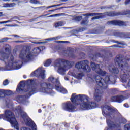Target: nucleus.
Instances as JSON below:
<instances>
[{
    "mask_svg": "<svg viewBox=\"0 0 130 130\" xmlns=\"http://www.w3.org/2000/svg\"><path fill=\"white\" fill-rule=\"evenodd\" d=\"M75 68L79 71H83L86 73L91 71V68L89 66V61L88 60L81 61L76 63Z\"/></svg>",
    "mask_w": 130,
    "mask_h": 130,
    "instance_id": "nucleus-9",
    "label": "nucleus"
},
{
    "mask_svg": "<svg viewBox=\"0 0 130 130\" xmlns=\"http://www.w3.org/2000/svg\"><path fill=\"white\" fill-rule=\"evenodd\" d=\"M130 4V0H126L125 2V5H128Z\"/></svg>",
    "mask_w": 130,
    "mask_h": 130,
    "instance_id": "nucleus-40",
    "label": "nucleus"
},
{
    "mask_svg": "<svg viewBox=\"0 0 130 130\" xmlns=\"http://www.w3.org/2000/svg\"><path fill=\"white\" fill-rule=\"evenodd\" d=\"M10 22H11V21L8 20V21H1L0 22V24H7V23H10Z\"/></svg>",
    "mask_w": 130,
    "mask_h": 130,
    "instance_id": "nucleus-37",
    "label": "nucleus"
},
{
    "mask_svg": "<svg viewBox=\"0 0 130 130\" xmlns=\"http://www.w3.org/2000/svg\"><path fill=\"white\" fill-rule=\"evenodd\" d=\"M49 8H53V6H48L46 8V9H49Z\"/></svg>",
    "mask_w": 130,
    "mask_h": 130,
    "instance_id": "nucleus-52",
    "label": "nucleus"
},
{
    "mask_svg": "<svg viewBox=\"0 0 130 130\" xmlns=\"http://www.w3.org/2000/svg\"><path fill=\"white\" fill-rule=\"evenodd\" d=\"M124 107H128V104H124Z\"/></svg>",
    "mask_w": 130,
    "mask_h": 130,
    "instance_id": "nucleus-48",
    "label": "nucleus"
},
{
    "mask_svg": "<svg viewBox=\"0 0 130 130\" xmlns=\"http://www.w3.org/2000/svg\"><path fill=\"white\" fill-rule=\"evenodd\" d=\"M76 21H81L82 20V16H77L75 17Z\"/></svg>",
    "mask_w": 130,
    "mask_h": 130,
    "instance_id": "nucleus-35",
    "label": "nucleus"
},
{
    "mask_svg": "<svg viewBox=\"0 0 130 130\" xmlns=\"http://www.w3.org/2000/svg\"><path fill=\"white\" fill-rule=\"evenodd\" d=\"M2 95H3V91L0 90V97L2 96Z\"/></svg>",
    "mask_w": 130,
    "mask_h": 130,
    "instance_id": "nucleus-51",
    "label": "nucleus"
},
{
    "mask_svg": "<svg viewBox=\"0 0 130 130\" xmlns=\"http://www.w3.org/2000/svg\"><path fill=\"white\" fill-rule=\"evenodd\" d=\"M107 123L108 126L110 127H119V126H120V124H114L113 122L109 120H107Z\"/></svg>",
    "mask_w": 130,
    "mask_h": 130,
    "instance_id": "nucleus-19",
    "label": "nucleus"
},
{
    "mask_svg": "<svg viewBox=\"0 0 130 130\" xmlns=\"http://www.w3.org/2000/svg\"><path fill=\"white\" fill-rule=\"evenodd\" d=\"M109 70L110 73H113V74H118L119 73L118 69L114 67L113 66H110L109 67Z\"/></svg>",
    "mask_w": 130,
    "mask_h": 130,
    "instance_id": "nucleus-21",
    "label": "nucleus"
},
{
    "mask_svg": "<svg viewBox=\"0 0 130 130\" xmlns=\"http://www.w3.org/2000/svg\"><path fill=\"white\" fill-rule=\"evenodd\" d=\"M63 108L65 110L69 111L70 112H73L75 109H76V107L73 106V104L70 102H68L64 104Z\"/></svg>",
    "mask_w": 130,
    "mask_h": 130,
    "instance_id": "nucleus-14",
    "label": "nucleus"
},
{
    "mask_svg": "<svg viewBox=\"0 0 130 130\" xmlns=\"http://www.w3.org/2000/svg\"><path fill=\"white\" fill-rule=\"evenodd\" d=\"M82 77H83V73H78L75 75L76 79H82Z\"/></svg>",
    "mask_w": 130,
    "mask_h": 130,
    "instance_id": "nucleus-26",
    "label": "nucleus"
},
{
    "mask_svg": "<svg viewBox=\"0 0 130 130\" xmlns=\"http://www.w3.org/2000/svg\"><path fill=\"white\" fill-rule=\"evenodd\" d=\"M39 112H41V110H39Z\"/></svg>",
    "mask_w": 130,
    "mask_h": 130,
    "instance_id": "nucleus-62",
    "label": "nucleus"
},
{
    "mask_svg": "<svg viewBox=\"0 0 130 130\" xmlns=\"http://www.w3.org/2000/svg\"><path fill=\"white\" fill-rule=\"evenodd\" d=\"M55 15H56V16H62V15H63V13L56 14Z\"/></svg>",
    "mask_w": 130,
    "mask_h": 130,
    "instance_id": "nucleus-43",
    "label": "nucleus"
},
{
    "mask_svg": "<svg viewBox=\"0 0 130 130\" xmlns=\"http://www.w3.org/2000/svg\"><path fill=\"white\" fill-rule=\"evenodd\" d=\"M6 94L7 96H10V95H12V91L11 90H6Z\"/></svg>",
    "mask_w": 130,
    "mask_h": 130,
    "instance_id": "nucleus-34",
    "label": "nucleus"
},
{
    "mask_svg": "<svg viewBox=\"0 0 130 130\" xmlns=\"http://www.w3.org/2000/svg\"><path fill=\"white\" fill-rule=\"evenodd\" d=\"M50 64H51V60L50 59L47 60L44 63L45 67H48Z\"/></svg>",
    "mask_w": 130,
    "mask_h": 130,
    "instance_id": "nucleus-27",
    "label": "nucleus"
},
{
    "mask_svg": "<svg viewBox=\"0 0 130 130\" xmlns=\"http://www.w3.org/2000/svg\"><path fill=\"white\" fill-rule=\"evenodd\" d=\"M95 81L98 85L104 89L107 88L108 84H115V78L113 76H106L105 80L100 76H97Z\"/></svg>",
    "mask_w": 130,
    "mask_h": 130,
    "instance_id": "nucleus-5",
    "label": "nucleus"
},
{
    "mask_svg": "<svg viewBox=\"0 0 130 130\" xmlns=\"http://www.w3.org/2000/svg\"><path fill=\"white\" fill-rule=\"evenodd\" d=\"M28 83H30V84H31V85H32V82H33V80H29L28 81Z\"/></svg>",
    "mask_w": 130,
    "mask_h": 130,
    "instance_id": "nucleus-47",
    "label": "nucleus"
},
{
    "mask_svg": "<svg viewBox=\"0 0 130 130\" xmlns=\"http://www.w3.org/2000/svg\"><path fill=\"white\" fill-rule=\"evenodd\" d=\"M102 113L104 116L113 117L114 114L118 113V111L114 108H112L110 106L105 105L102 107Z\"/></svg>",
    "mask_w": 130,
    "mask_h": 130,
    "instance_id": "nucleus-7",
    "label": "nucleus"
},
{
    "mask_svg": "<svg viewBox=\"0 0 130 130\" xmlns=\"http://www.w3.org/2000/svg\"><path fill=\"white\" fill-rule=\"evenodd\" d=\"M117 2H120V0H117Z\"/></svg>",
    "mask_w": 130,
    "mask_h": 130,
    "instance_id": "nucleus-64",
    "label": "nucleus"
},
{
    "mask_svg": "<svg viewBox=\"0 0 130 130\" xmlns=\"http://www.w3.org/2000/svg\"><path fill=\"white\" fill-rule=\"evenodd\" d=\"M14 37H19V36L17 35H14Z\"/></svg>",
    "mask_w": 130,
    "mask_h": 130,
    "instance_id": "nucleus-57",
    "label": "nucleus"
},
{
    "mask_svg": "<svg viewBox=\"0 0 130 130\" xmlns=\"http://www.w3.org/2000/svg\"><path fill=\"white\" fill-rule=\"evenodd\" d=\"M61 4H57V5H52V7H53V8L54 7H59V6H61Z\"/></svg>",
    "mask_w": 130,
    "mask_h": 130,
    "instance_id": "nucleus-41",
    "label": "nucleus"
},
{
    "mask_svg": "<svg viewBox=\"0 0 130 130\" xmlns=\"http://www.w3.org/2000/svg\"><path fill=\"white\" fill-rule=\"evenodd\" d=\"M102 97V92L99 90L96 89L94 92V99L96 101H100L101 100V98Z\"/></svg>",
    "mask_w": 130,
    "mask_h": 130,
    "instance_id": "nucleus-17",
    "label": "nucleus"
},
{
    "mask_svg": "<svg viewBox=\"0 0 130 130\" xmlns=\"http://www.w3.org/2000/svg\"><path fill=\"white\" fill-rule=\"evenodd\" d=\"M55 39V38H50L48 39H47L46 40L47 41H52V40H54Z\"/></svg>",
    "mask_w": 130,
    "mask_h": 130,
    "instance_id": "nucleus-38",
    "label": "nucleus"
},
{
    "mask_svg": "<svg viewBox=\"0 0 130 130\" xmlns=\"http://www.w3.org/2000/svg\"><path fill=\"white\" fill-rule=\"evenodd\" d=\"M51 89H52V86L50 85V84H47L45 82H43L40 85V92H42V93H47L53 96L54 93H52V90Z\"/></svg>",
    "mask_w": 130,
    "mask_h": 130,
    "instance_id": "nucleus-11",
    "label": "nucleus"
},
{
    "mask_svg": "<svg viewBox=\"0 0 130 130\" xmlns=\"http://www.w3.org/2000/svg\"><path fill=\"white\" fill-rule=\"evenodd\" d=\"M3 85L4 86H7L9 85V80H8V79L5 80V81L3 82Z\"/></svg>",
    "mask_w": 130,
    "mask_h": 130,
    "instance_id": "nucleus-33",
    "label": "nucleus"
},
{
    "mask_svg": "<svg viewBox=\"0 0 130 130\" xmlns=\"http://www.w3.org/2000/svg\"><path fill=\"white\" fill-rule=\"evenodd\" d=\"M96 56H100L99 54L96 55Z\"/></svg>",
    "mask_w": 130,
    "mask_h": 130,
    "instance_id": "nucleus-63",
    "label": "nucleus"
},
{
    "mask_svg": "<svg viewBox=\"0 0 130 130\" xmlns=\"http://www.w3.org/2000/svg\"><path fill=\"white\" fill-rule=\"evenodd\" d=\"M18 0H12L13 2H17Z\"/></svg>",
    "mask_w": 130,
    "mask_h": 130,
    "instance_id": "nucleus-59",
    "label": "nucleus"
},
{
    "mask_svg": "<svg viewBox=\"0 0 130 130\" xmlns=\"http://www.w3.org/2000/svg\"><path fill=\"white\" fill-rule=\"evenodd\" d=\"M91 67L93 71H95V73L101 75V76H105L106 75V72L103 71L99 68V65H96L93 62H91Z\"/></svg>",
    "mask_w": 130,
    "mask_h": 130,
    "instance_id": "nucleus-13",
    "label": "nucleus"
},
{
    "mask_svg": "<svg viewBox=\"0 0 130 130\" xmlns=\"http://www.w3.org/2000/svg\"><path fill=\"white\" fill-rule=\"evenodd\" d=\"M71 101L75 104H79L80 108L83 110H88L97 107V104L95 102H90V98L86 95H77L73 93L71 98Z\"/></svg>",
    "mask_w": 130,
    "mask_h": 130,
    "instance_id": "nucleus-1",
    "label": "nucleus"
},
{
    "mask_svg": "<svg viewBox=\"0 0 130 130\" xmlns=\"http://www.w3.org/2000/svg\"><path fill=\"white\" fill-rule=\"evenodd\" d=\"M29 2L30 4H34L35 5H38L40 3L37 0H30Z\"/></svg>",
    "mask_w": 130,
    "mask_h": 130,
    "instance_id": "nucleus-29",
    "label": "nucleus"
},
{
    "mask_svg": "<svg viewBox=\"0 0 130 130\" xmlns=\"http://www.w3.org/2000/svg\"><path fill=\"white\" fill-rule=\"evenodd\" d=\"M10 59L11 60L9 61L8 65L6 66L7 70H12V69H14V70H18V69H21L23 62L21 61L19 62L14 61V57L13 56L10 57Z\"/></svg>",
    "mask_w": 130,
    "mask_h": 130,
    "instance_id": "nucleus-10",
    "label": "nucleus"
},
{
    "mask_svg": "<svg viewBox=\"0 0 130 130\" xmlns=\"http://www.w3.org/2000/svg\"><path fill=\"white\" fill-rule=\"evenodd\" d=\"M45 48L44 47H37L35 48L32 51V52L34 54H38L42 50V49H44Z\"/></svg>",
    "mask_w": 130,
    "mask_h": 130,
    "instance_id": "nucleus-20",
    "label": "nucleus"
},
{
    "mask_svg": "<svg viewBox=\"0 0 130 130\" xmlns=\"http://www.w3.org/2000/svg\"><path fill=\"white\" fill-rule=\"evenodd\" d=\"M65 80L66 81H69V78H67V77H65Z\"/></svg>",
    "mask_w": 130,
    "mask_h": 130,
    "instance_id": "nucleus-55",
    "label": "nucleus"
},
{
    "mask_svg": "<svg viewBox=\"0 0 130 130\" xmlns=\"http://www.w3.org/2000/svg\"><path fill=\"white\" fill-rule=\"evenodd\" d=\"M7 27H14V25L6 24Z\"/></svg>",
    "mask_w": 130,
    "mask_h": 130,
    "instance_id": "nucleus-45",
    "label": "nucleus"
},
{
    "mask_svg": "<svg viewBox=\"0 0 130 130\" xmlns=\"http://www.w3.org/2000/svg\"><path fill=\"white\" fill-rule=\"evenodd\" d=\"M74 64L73 62L69 61L64 59H58L54 64L55 68H57L58 73L60 75H64L66 71L72 68Z\"/></svg>",
    "mask_w": 130,
    "mask_h": 130,
    "instance_id": "nucleus-3",
    "label": "nucleus"
},
{
    "mask_svg": "<svg viewBox=\"0 0 130 130\" xmlns=\"http://www.w3.org/2000/svg\"><path fill=\"white\" fill-rule=\"evenodd\" d=\"M63 2H67L68 0H62Z\"/></svg>",
    "mask_w": 130,
    "mask_h": 130,
    "instance_id": "nucleus-61",
    "label": "nucleus"
},
{
    "mask_svg": "<svg viewBox=\"0 0 130 130\" xmlns=\"http://www.w3.org/2000/svg\"><path fill=\"white\" fill-rule=\"evenodd\" d=\"M6 40H8V38H5L2 39V41H4V42H5V41Z\"/></svg>",
    "mask_w": 130,
    "mask_h": 130,
    "instance_id": "nucleus-46",
    "label": "nucleus"
},
{
    "mask_svg": "<svg viewBox=\"0 0 130 130\" xmlns=\"http://www.w3.org/2000/svg\"><path fill=\"white\" fill-rule=\"evenodd\" d=\"M3 42H4V41H0L1 43H3Z\"/></svg>",
    "mask_w": 130,
    "mask_h": 130,
    "instance_id": "nucleus-58",
    "label": "nucleus"
},
{
    "mask_svg": "<svg viewBox=\"0 0 130 130\" xmlns=\"http://www.w3.org/2000/svg\"><path fill=\"white\" fill-rule=\"evenodd\" d=\"M101 18V16H94L92 18V20H98V19H100Z\"/></svg>",
    "mask_w": 130,
    "mask_h": 130,
    "instance_id": "nucleus-36",
    "label": "nucleus"
},
{
    "mask_svg": "<svg viewBox=\"0 0 130 130\" xmlns=\"http://www.w3.org/2000/svg\"><path fill=\"white\" fill-rule=\"evenodd\" d=\"M66 25V22L64 21H59L55 23L54 26L55 28H58V27H62Z\"/></svg>",
    "mask_w": 130,
    "mask_h": 130,
    "instance_id": "nucleus-23",
    "label": "nucleus"
},
{
    "mask_svg": "<svg viewBox=\"0 0 130 130\" xmlns=\"http://www.w3.org/2000/svg\"><path fill=\"white\" fill-rule=\"evenodd\" d=\"M3 2H10L11 0H2Z\"/></svg>",
    "mask_w": 130,
    "mask_h": 130,
    "instance_id": "nucleus-54",
    "label": "nucleus"
},
{
    "mask_svg": "<svg viewBox=\"0 0 130 130\" xmlns=\"http://www.w3.org/2000/svg\"><path fill=\"white\" fill-rule=\"evenodd\" d=\"M23 78H26V75H24V76H23Z\"/></svg>",
    "mask_w": 130,
    "mask_h": 130,
    "instance_id": "nucleus-60",
    "label": "nucleus"
},
{
    "mask_svg": "<svg viewBox=\"0 0 130 130\" xmlns=\"http://www.w3.org/2000/svg\"><path fill=\"white\" fill-rule=\"evenodd\" d=\"M119 121L120 123H125V122H126V119L123 118H121L119 119Z\"/></svg>",
    "mask_w": 130,
    "mask_h": 130,
    "instance_id": "nucleus-30",
    "label": "nucleus"
},
{
    "mask_svg": "<svg viewBox=\"0 0 130 130\" xmlns=\"http://www.w3.org/2000/svg\"><path fill=\"white\" fill-rule=\"evenodd\" d=\"M24 87H25V83H24L23 82H20V84L17 86L16 91L17 92H21V91L23 90L22 88H24Z\"/></svg>",
    "mask_w": 130,
    "mask_h": 130,
    "instance_id": "nucleus-22",
    "label": "nucleus"
},
{
    "mask_svg": "<svg viewBox=\"0 0 130 130\" xmlns=\"http://www.w3.org/2000/svg\"><path fill=\"white\" fill-rule=\"evenodd\" d=\"M3 16V12H0V17H2Z\"/></svg>",
    "mask_w": 130,
    "mask_h": 130,
    "instance_id": "nucleus-53",
    "label": "nucleus"
},
{
    "mask_svg": "<svg viewBox=\"0 0 130 130\" xmlns=\"http://www.w3.org/2000/svg\"><path fill=\"white\" fill-rule=\"evenodd\" d=\"M125 130H130V124H127L124 126Z\"/></svg>",
    "mask_w": 130,
    "mask_h": 130,
    "instance_id": "nucleus-32",
    "label": "nucleus"
},
{
    "mask_svg": "<svg viewBox=\"0 0 130 130\" xmlns=\"http://www.w3.org/2000/svg\"><path fill=\"white\" fill-rule=\"evenodd\" d=\"M48 81L49 82L53 83L54 86L55 87L56 90L58 91V92H60L63 94H67V93H68V91L60 85L58 79H55L53 76H51L49 78Z\"/></svg>",
    "mask_w": 130,
    "mask_h": 130,
    "instance_id": "nucleus-8",
    "label": "nucleus"
},
{
    "mask_svg": "<svg viewBox=\"0 0 130 130\" xmlns=\"http://www.w3.org/2000/svg\"><path fill=\"white\" fill-rule=\"evenodd\" d=\"M5 52H4L3 50L1 51V53L3 57L4 56H6V55H8V54H10V53H11V46L9 45H5Z\"/></svg>",
    "mask_w": 130,
    "mask_h": 130,
    "instance_id": "nucleus-16",
    "label": "nucleus"
},
{
    "mask_svg": "<svg viewBox=\"0 0 130 130\" xmlns=\"http://www.w3.org/2000/svg\"><path fill=\"white\" fill-rule=\"evenodd\" d=\"M31 93H32V91H30L29 93V95H27L26 96L27 98H29V97H30V95H31Z\"/></svg>",
    "mask_w": 130,
    "mask_h": 130,
    "instance_id": "nucleus-49",
    "label": "nucleus"
},
{
    "mask_svg": "<svg viewBox=\"0 0 130 130\" xmlns=\"http://www.w3.org/2000/svg\"><path fill=\"white\" fill-rule=\"evenodd\" d=\"M34 43H36L37 44H40V43H42V42H38V43H35L34 42Z\"/></svg>",
    "mask_w": 130,
    "mask_h": 130,
    "instance_id": "nucleus-56",
    "label": "nucleus"
},
{
    "mask_svg": "<svg viewBox=\"0 0 130 130\" xmlns=\"http://www.w3.org/2000/svg\"><path fill=\"white\" fill-rule=\"evenodd\" d=\"M108 25H115L116 26H123V22L121 21H112L108 22Z\"/></svg>",
    "mask_w": 130,
    "mask_h": 130,
    "instance_id": "nucleus-18",
    "label": "nucleus"
},
{
    "mask_svg": "<svg viewBox=\"0 0 130 130\" xmlns=\"http://www.w3.org/2000/svg\"><path fill=\"white\" fill-rule=\"evenodd\" d=\"M4 8H13L16 6V4L15 3H5L3 4Z\"/></svg>",
    "mask_w": 130,
    "mask_h": 130,
    "instance_id": "nucleus-24",
    "label": "nucleus"
},
{
    "mask_svg": "<svg viewBox=\"0 0 130 130\" xmlns=\"http://www.w3.org/2000/svg\"><path fill=\"white\" fill-rule=\"evenodd\" d=\"M127 14H128V12H126L124 13H121V15H127Z\"/></svg>",
    "mask_w": 130,
    "mask_h": 130,
    "instance_id": "nucleus-50",
    "label": "nucleus"
},
{
    "mask_svg": "<svg viewBox=\"0 0 130 130\" xmlns=\"http://www.w3.org/2000/svg\"><path fill=\"white\" fill-rule=\"evenodd\" d=\"M19 58H21L23 61H29L33 58V55L30 52L29 47H24L23 49L20 51Z\"/></svg>",
    "mask_w": 130,
    "mask_h": 130,
    "instance_id": "nucleus-6",
    "label": "nucleus"
},
{
    "mask_svg": "<svg viewBox=\"0 0 130 130\" xmlns=\"http://www.w3.org/2000/svg\"><path fill=\"white\" fill-rule=\"evenodd\" d=\"M15 113H18L19 115L22 116L26 125H29V126H31L32 130H37V126H36L35 123H34V122L32 121V120L28 119L27 118V114L25 113L24 111L22 110L21 106H18L16 108L15 110Z\"/></svg>",
    "mask_w": 130,
    "mask_h": 130,
    "instance_id": "nucleus-4",
    "label": "nucleus"
},
{
    "mask_svg": "<svg viewBox=\"0 0 130 130\" xmlns=\"http://www.w3.org/2000/svg\"><path fill=\"white\" fill-rule=\"evenodd\" d=\"M83 15L86 17H88L89 16L93 17L94 16L99 15V13H86V14H84Z\"/></svg>",
    "mask_w": 130,
    "mask_h": 130,
    "instance_id": "nucleus-25",
    "label": "nucleus"
},
{
    "mask_svg": "<svg viewBox=\"0 0 130 130\" xmlns=\"http://www.w3.org/2000/svg\"><path fill=\"white\" fill-rule=\"evenodd\" d=\"M57 42H58V43H67V42L58 41Z\"/></svg>",
    "mask_w": 130,
    "mask_h": 130,
    "instance_id": "nucleus-44",
    "label": "nucleus"
},
{
    "mask_svg": "<svg viewBox=\"0 0 130 130\" xmlns=\"http://www.w3.org/2000/svg\"><path fill=\"white\" fill-rule=\"evenodd\" d=\"M115 61L118 63L119 69L123 71L124 74L121 77L122 83H126L128 79H129L130 75L128 72H130V67L126 62V60L123 58L121 56L117 57Z\"/></svg>",
    "mask_w": 130,
    "mask_h": 130,
    "instance_id": "nucleus-2",
    "label": "nucleus"
},
{
    "mask_svg": "<svg viewBox=\"0 0 130 130\" xmlns=\"http://www.w3.org/2000/svg\"><path fill=\"white\" fill-rule=\"evenodd\" d=\"M107 15L109 16L110 17H113V16H117L116 13H114V12H107Z\"/></svg>",
    "mask_w": 130,
    "mask_h": 130,
    "instance_id": "nucleus-28",
    "label": "nucleus"
},
{
    "mask_svg": "<svg viewBox=\"0 0 130 130\" xmlns=\"http://www.w3.org/2000/svg\"><path fill=\"white\" fill-rule=\"evenodd\" d=\"M44 73H45V70H44L42 68H40L32 72L31 76V77H38L39 78H41V79H45V74Z\"/></svg>",
    "mask_w": 130,
    "mask_h": 130,
    "instance_id": "nucleus-12",
    "label": "nucleus"
},
{
    "mask_svg": "<svg viewBox=\"0 0 130 130\" xmlns=\"http://www.w3.org/2000/svg\"><path fill=\"white\" fill-rule=\"evenodd\" d=\"M60 9H62V7H61V8H58V9H53L52 10H49L48 12H54V11H56L57 10H60Z\"/></svg>",
    "mask_w": 130,
    "mask_h": 130,
    "instance_id": "nucleus-39",
    "label": "nucleus"
},
{
    "mask_svg": "<svg viewBox=\"0 0 130 130\" xmlns=\"http://www.w3.org/2000/svg\"><path fill=\"white\" fill-rule=\"evenodd\" d=\"M125 99V98H124L122 95L120 96H112L111 100L112 102H118V103H121L123 100Z\"/></svg>",
    "mask_w": 130,
    "mask_h": 130,
    "instance_id": "nucleus-15",
    "label": "nucleus"
},
{
    "mask_svg": "<svg viewBox=\"0 0 130 130\" xmlns=\"http://www.w3.org/2000/svg\"><path fill=\"white\" fill-rule=\"evenodd\" d=\"M89 23V20H83L82 22L81 23V25H87Z\"/></svg>",
    "mask_w": 130,
    "mask_h": 130,
    "instance_id": "nucleus-31",
    "label": "nucleus"
},
{
    "mask_svg": "<svg viewBox=\"0 0 130 130\" xmlns=\"http://www.w3.org/2000/svg\"><path fill=\"white\" fill-rule=\"evenodd\" d=\"M52 17H56V15L53 14L48 16V18H52Z\"/></svg>",
    "mask_w": 130,
    "mask_h": 130,
    "instance_id": "nucleus-42",
    "label": "nucleus"
}]
</instances>
